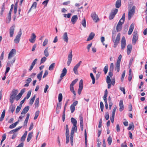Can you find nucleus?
<instances>
[{
    "instance_id": "7",
    "label": "nucleus",
    "mask_w": 147,
    "mask_h": 147,
    "mask_svg": "<svg viewBox=\"0 0 147 147\" xmlns=\"http://www.w3.org/2000/svg\"><path fill=\"white\" fill-rule=\"evenodd\" d=\"M82 63V61H80L78 63L74 66L73 68V71L76 74H78V68Z\"/></svg>"
},
{
    "instance_id": "51",
    "label": "nucleus",
    "mask_w": 147,
    "mask_h": 147,
    "mask_svg": "<svg viewBox=\"0 0 147 147\" xmlns=\"http://www.w3.org/2000/svg\"><path fill=\"white\" fill-rule=\"evenodd\" d=\"M108 65L107 64L104 67V71L105 73V74H106L108 71Z\"/></svg>"
},
{
    "instance_id": "38",
    "label": "nucleus",
    "mask_w": 147,
    "mask_h": 147,
    "mask_svg": "<svg viewBox=\"0 0 147 147\" xmlns=\"http://www.w3.org/2000/svg\"><path fill=\"white\" fill-rule=\"evenodd\" d=\"M112 138L110 136L107 139L108 144L109 145H111L112 143Z\"/></svg>"
},
{
    "instance_id": "44",
    "label": "nucleus",
    "mask_w": 147,
    "mask_h": 147,
    "mask_svg": "<svg viewBox=\"0 0 147 147\" xmlns=\"http://www.w3.org/2000/svg\"><path fill=\"white\" fill-rule=\"evenodd\" d=\"M11 16L8 15L7 18L6 19V23H8V24L10 22L11 20Z\"/></svg>"
},
{
    "instance_id": "43",
    "label": "nucleus",
    "mask_w": 147,
    "mask_h": 147,
    "mask_svg": "<svg viewBox=\"0 0 147 147\" xmlns=\"http://www.w3.org/2000/svg\"><path fill=\"white\" fill-rule=\"evenodd\" d=\"M81 23L84 27L85 28L86 27V19L85 18H83V20L82 21Z\"/></svg>"
},
{
    "instance_id": "57",
    "label": "nucleus",
    "mask_w": 147,
    "mask_h": 147,
    "mask_svg": "<svg viewBox=\"0 0 147 147\" xmlns=\"http://www.w3.org/2000/svg\"><path fill=\"white\" fill-rule=\"evenodd\" d=\"M111 80L109 76H108L107 77L106 82L107 84H109L111 83Z\"/></svg>"
},
{
    "instance_id": "50",
    "label": "nucleus",
    "mask_w": 147,
    "mask_h": 147,
    "mask_svg": "<svg viewBox=\"0 0 147 147\" xmlns=\"http://www.w3.org/2000/svg\"><path fill=\"white\" fill-rule=\"evenodd\" d=\"M70 109L71 113H73L75 110V107L71 105L70 107Z\"/></svg>"
},
{
    "instance_id": "37",
    "label": "nucleus",
    "mask_w": 147,
    "mask_h": 147,
    "mask_svg": "<svg viewBox=\"0 0 147 147\" xmlns=\"http://www.w3.org/2000/svg\"><path fill=\"white\" fill-rule=\"evenodd\" d=\"M5 110H4L3 111V112L1 114V116L0 117V121H2L3 120L4 118V117H5Z\"/></svg>"
},
{
    "instance_id": "56",
    "label": "nucleus",
    "mask_w": 147,
    "mask_h": 147,
    "mask_svg": "<svg viewBox=\"0 0 147 147\" xmlns=\"http://www.w3.org/2000/svg\"><path fill=\"white\" fill-rule=\"evenodd\" d=\"M48 40L47 38H46L45 39L44 41L43 42L42 45L44 47H45L48 43Z\"/></svg>"
},
{
    "instance_id": "4",
    "label": "nucleus",
    "mask_w": 147,
    "mask_h": 147,
    "mask_svg": "<svg viewBox=\"0 0 147 147\" xmlns=\"http://www.w3.org/2000/svg\"><path fill=\"white\" fill-rule=\"evenodd\" d=\"M135 9L136 7L135 6H132L131 9L129 10L128 17L129 20L130 19L131 17L134 15Z\"/></svg>"
},
{
    "instance_id": "47",
    "label": "nucleus",
    "mask_w": 147,
    "mask_h": 147,
    "mask_svg": "<svg viewBox=\"0 0 147 147\" xmlns=\"http://www.w3.org/2000/svg\"><path fill=\"white\" fill-rule=\"evenodd\" d=\"M55 65V63H52L49 66V69L50 71L53 70L54 69Z\"/></svg>"
},
{
    "instance_id": "23",
    "label": "nucleus",
    "mask_w": 147,
    "mask_h": 147,
    "mask_svg": "<svg viewBox=\"0 0 147 147\" xmlns=\"http://www.w3.org/2000/svg\"><path fill=\"white\" fill-rule=\"evenodd\" d=\"M78 19V17L77 15L73 16L71 19V22L73 24H75L76 22L77 21Z\"/></svg>"
},
{
    "instance_id": "34",
    "label": "nucleus",
    "mask_w": 147,
    "mask_h": 147,
    "mask_svg": "<svg viewBox=\"0 0 147 147\" xmlns=\"http://www.w3.org/2000/svg\"><path fill=\"white\" fill-rule=\"evenodd\" d=\"M42 73L43 71H42L37 75V78L39 81H40L41 80Z\"/></svg>"
},
{
    "instance_id": "41",
    "label": "nucleus",
    "mask_w": 147,
    "mask_h": 147,
    "mask_svg": "<svg viewBox=\"0 0 147 147\" xmlns=\"http://www.w3.org/2000/svg\"><path fill=\"white\" fill-rule=\"evenodd\" d=\"M90 76L92 80V83L93 84H94L95 83V79L92 73H90Z\"/></svg>"
},
{
    "instance_id": "61",
    "label": "nucleus",
    "mask_w": 147,
    "mask_h": 147,
    "mask_svg": "<svg viewBox=\"0 0 147 147\" xmlns=\"http://www.w3.org/2000/svg\"><path fill=\"white\" fill-rule=\"evenodd\" d=\"M92 44V43L89 44L87 46V49L88 52H89L90 50V49L91 47Z\"/></svg>"
},
{
    "instance_id": "52",
    "label": "nucleus",
    "mask_w": 147,
    "mask_h": 147,
    "mask_svg": "<svg viewBox=\"0 0 147 147\" xmlns=\"http://www.w3.org/2000/svg\"><path fill=\"white\" fill-rule=\"evenodd\" d=\"M63 96L61 93H60L59 94L58 100L59 102H61L62 100Z\"/></svg>"
},
{
    "instance_id": "20",
    "label": "nucleus",
    "mask_w": 147,
    "mask_h": 147,
    "mask_svg": "<svg viewBox=\"0 0 147 147\" xmlns=\"http://www.w3.org/2000/svg\"><path fill=\"white\" fill-rule=\"evenodd\" d=\"M132 49V46L131 45H128L127 47V53L128 55H129L131 53Z\"/></svg>"
},
{
    "instance_id": "9",
    "label": "nucleus",
    "mask_w": 147,
    "mask_h": 147,
    "mask_svg": "<svg viewBox=\"0 0 147 147\" xmlns=\"http://www.w3.org/2000/svg\"><path fill=\"white\" fill-rule=\"evenodd\" d=\"M133 34L132 42L135 45L138 39V36L137 33V32L134 31V32Z\"/></svg>"
},
{
    "instance_id": "27",
    "label": "nucleus",
    "mask_w": 147,
    "mask_h": 147,
    "mask_svg": "<svg viewBox=\"0 0 147 147\" xmlns=\"http://www.w3.org/2000/svg\"><path fill=\"white\" fill-rule=\"evenodd\" d=\"M121 5V0H117L116 2L115 7L117 8H119Z\"/></svg>"
},
{
    "instance_id": "54",
    "label": "nucleus",
    "mask_w": 147,
    "mask_h": 147,
    "mask_svg": "<svg viewBox=\"0 0 147 147\" xmlns=\"http://www.w3.org/2000/svg\"><path fill=\"white\" fill-rule=\"evenodd\" d=\"M47 58L46 57H44L41 59L40 64L44 63L47 60Z\"/></svg>"
},
{
    "instance_id": "63",
    "label": "nucleus",
    "mask_w": 147,
    "mask_h": 147,
    "mask_svg": "<svg viewBox=\"0 0 147 147\" xmlns=\"http://www.w3.org/2000/svg\"><path fill=\"white\" fill-rule=\"evenodd\" d=\"M105 119L106 120H108L109 118V115L108 112H106L105 113Z\"/></svg>"
},
{
    "instance_id": "40",
    "label": "nucleus",
    "mask_w": 147,
    "mask_h": 147,
    "mask_svg": "<svg viewBox=\"0 0 147 147\" xmlns=\"http://www.w3.org/2000/svg\"><path fill=\"white\" fill-rule=\"evenodd\" d=\"M15 107L14 106L12 105H11L9 107V110L11 111L12 113H13L15 109Z\"/></svg>"
},
{
    "instance_id": "25",
    "label": "nucleus",
    "mask_w": 147,
    "mask_h": 147,
    "mask_svg": "<svg viewBox=\"0 0 147 147\" xmlns=\"http://www.w3.org/2000/svg\"><path fill=\"white\" fill-rule=\"evenodd\" d=\"M67 72V70L65 68H64L62 70V73L61 74L60 78H63L64 77L66 74Z\"/></svg>"
},
{
    "instance_id": "15",
    "label": "nucleus",
    "mask_w": 147,
    "mask_h": 147,
    "mask_svg": "<svg viewBox=\"0 0 147 147\" xmlns=\"http://www.w3.org/2000/svg\"><path fill=\"white\" fill-rule=\"evenodd\" d=\"M36 37V36L35 34L34 33H32L30 39H29V41L32 43H34L35 41Z\"/></svg>"
},
{
    "instance_id": "29",
    "label": "nucleus",
    "mask_w": 147,
    "mask_h": 147,
    "mask_svg": "<svg viewBox=\"0 0 147 147\" xmlns=\"http://www.w3.org/2000/svg\"><path fill=\"white\" fill-rule=\"evenodd\" d=\"M27 134V131H25L23 135L21 137L20 140L22 142H23L25 141Z\"/></svg>"
},
{
    "instance_id": "33",
    "label": "nucleus",
    "mask_w": 147,
    "mask_h": 147,
    "mask_svg": "<svg viewBox=\"0 0 147 147\" xmlns=\"http://www.w3.org/2000/svg\"><path fill=\"white\" fill-rule=\"evenodd\" d=\"M134 125L133 123L132 122L131 123L129 124V126L127 128V129L128 130H130L131 129L132 130H133L134 128Z\"/></svg>"
},
{
    "instance_id": "17",
    "label": "nucleus",
    "mask_w": 147,
    "mask_h": 147,
    "mask_svg": "<svg viewBox=\"0 0 147 147\" xmlns=\"http://www.w3.org/2000/svg\"><path fill=\"white\" fill-rule=\"evenodd\" d=\"M65 135L66 137V144H67L69 143V130H66Z\"/></svg>"
},
{
    "instance_id": "28",
    "label": "nucleus",
    "mask_w": 147,
    "mask_h": 147,
    "mask_svg": "<svg viewBox=\"0 0 147 147\" xmlns=\"http://www.w3.org/2000/svg\"><path fill=\"white\" fill-rule=\"evenodd\" d=\"M30 117V114L27 113V117L24 123V126H26L27 124L28 121Z\"/></svg>"
},
{
    "instance_id": "32",
    "label": "nucleus",
    "mask_w": 147,
    "mask_h": 147,
    "mask_svg": "<svg viewBox=\"0 0 147 147\" xmlns=\"http://www.w3.org/2000/svg\"><path fill=\"white\" fill-rule=\"evenodd\" d=\"M71 120L74 126L77 125V121L75 119L72 117L71 118Z\"/></svg>"
},
{
    "instance_id": "19",
    "label": "nucleus",
    "mask_w": 147,
    "mask_h": 147,
    "mask_svg": "<svg viewBox=\"0 0 147 147\" xmlns=\"http://www.w3.org/2000/svg\"><path fill=\"white\" fill-rule=\"evenodd\" d=\"M80 120V128L82 131H83V118L82 116L81 115H80L79 116Z\"/></svg>"
},
{
    "instance_id": "22",
    "label": "nucleus",
    "mask_w": 147,
    "mask_h": 147,
    "mask_svg": "<svg viewBox=\"0 0 147 147\" xmlns=\"http://www.w3.org/2000/svg\"><path fill=\"white\" fill-rule=\"evenodd\" d=\"M95 35V34L94 33L92 32H91L87 38L86 41H88L92 40L94 37Z\"/></svg>"
},
{
    "instance_id": "64",
    "label": "nucleus",
    "mask_w": 147,
    "mask_h": 147,
    "mask_svg": "<svg viewBox=\"0 0 147 147\" xmlns=\"http://www.w3.org/2000/svg\"><path fill=\"white\" fill-rule=\"evenodd\" d=\"M31 94V92L29 91L27 94L26 97V99H28L30 97Z\"/></svg>"
},
{
    "instance_id": "1",
    "label": "nucleus",
    "mask_w": 147,
    "mask_h": 147,
    "mask_svg": "<svg viewBox=\"0 0 147 147\" xmlns=\"http://www.w3.org/2000/svg\"><path fill=\"white\" fill-rule=\"evenodd\" d=\"M125 18V14L124 13L122 15V17L120 19L116 27V30L117 32H120L121 31L122 28V25L124 24Z\"/></svg>"
},
{
    "instance_id": "26",
    "label": "nucleus",
    "mask_w": 147,
    "mask_h": 147,
    "mask_svg": "<svg viewBox=\"0 0 147 147\" xmlns=\"http://www.w3.org/2000/svg\"><path fill=\"white\" fill-rule=\"evenodd\" d=\"M30 107L29 106H27L25 107L22 111L21 114L22 115L23 114L26 113L29 110Z\"/></svg>"
},
{
    "instance_id": "16",
    "label": "nucleus",
    "mask_w": 147,
    "mask_h": 147,
    "mask_svg": "<svg viewBox=\"0 0 147 147\" xmlns=\"http://www.w3.org/2000/svg\"><path fill=\"white\" fill-rule=\"evenodd\" d=\"M63 39L64 41L66 43H67L68 42L69 38L67 32H65L64 33L63 36Z\"/></svg>"
},
{
    "instance_id": "58",
    "label": "nucleus",
    "mask_w": 147,
    "mask_h": 147,
    "mask_svg": "<svg viewBox=\"0 0 147 147\" xmlns=\"http://www.w3.org/2000/svg\"><path fill=\"white\" fill-rule=\"evenodd\" d=\"M5 3H4L3 4V5L1 9V14H2L3 13L5 10Z\"/></svg>"
},
{
    "instance_id": "8",
    "label": "nucleus",
    "mask_w": 147,
    "mask_h": 147,
    "mask_svg": "<svg viewBox=\"0 0 147 147\" xmlns=\"http://www.w3.org/2000/svg\"><path fill=\"white\" fill-rule=\"evenodd\" d=\"M22 33L21 30H20V32L18 33L16 35L15 39H14V41L15 43H18L20 41V38L22 35Z\"/></svg>"
},
{
    "instance_id": "5",
    "label": "nucleus",
    "mask_w": 147,
    "mask_h": 147,
    "mask_svg": "<svg viewBox=\"0 0 147 147\" xmlns=\"http://www.w3.org/2000/svg\"><path fill=\"white\" fill-rule=\"evenodd\" d=\"M118 11V9H115L112 10L109 17V19L111 20L113 19L117 13Z\"/></svg>"
},
{
    "instance_id": "35",
    "label": "nucleus",
    "mask_w": 147,
    "mask_h": 147,
    "mask_svg": "<svg viewBox=\"0 0 147 147\" xmlns=\"http://www.w3.org/2000/svg\"><path fill=\"white\" fill-rule=\"evenodd\" d=\"M37 4V3L36 2H34L33 3L32 5L31 6L28 12H30L31 10V9L33 8L34 9H35L36 8Z\"/></svg>"
},
{
    "instance_id": "14",
    "label": "nucleus",
    "mask_w": 147,
    "mask_h": 147,
    "mask_svg": "<svg viewBox=\"0 0 147 147\" xmlns=\"http://www.w3.org/2000/svg\"><path fill=\"white\" fill-rule=\"evenodd\" d=\"M16 53V50L14 49H12L10 51L8 54V58L9 59L13 57Z\"/></svg>"
},
{
    "instance_id": "62",
    "label": "nucleus",
    "mask_w": 147,
    "mask_h": 147,
    "mask_svg": "<svg viewBox=\"0 0 147 147\" xmlns=\"http://www.w3.org/2000/svg\"><path fill=\"white\" fill-rule=\"evenodd\" d=\"M16 125L15 124V123H13L9 127V128L10 129H13L16 126Z\"/></svg>"
},
{
    "instance_id": "3",
    "label": "nucleus",
    "mask_w": 147,
    "mask_h": 147,
    "mask_svg": "<svg viewBox=\"0 0 147 147\" xmlns=\"http://www.w3.org/2000/svg\"><path fill=\"white\" fill-rule=\"evenodd\" d=\"M18 90L13 89L12 91L9 100L11 103L12 104L13 102V100L18 93Z\"/></svg>"
},
{
    "instance_id": "55",
    "label": "nucleus",
    "mask_w": 147,
    "mask_h": 147,
    "mask_svg": "<svg viewBox=\"0 0 147 147\" xmlns=\"http://www.w3.org/2000/svg\"><path fill=\"white\" fill-rule=\"evenodd\" d=\"M78 79H76L75 80H74V81H73L72 82L70 86H73L76 84V82L78 81Z\"/></svg>"
},
{
    "instance_id": "10",
    "label": "nucleus",
    "mask_w": 147,
    "mask_h": 147,
    "mask_svg": "<svg viewBox=\"0 0 147 147\" xmlns=\"http://www.w3.org/2000/svg\"><path fill=\"white\" fill-rule=\"evenodd\" d=\"M15 25H13L9 28V36L10 37H12L13 36L14 34V32L15 30Z\"/></svg>"
},
{
    "instance_id": "59",
    "label": "nucleus",
    "mask_w": 147,
    "mask_h": 147,
    "mask_svg": "<svg viewBox=\"0 0 147 147\" xmlns=\"http://www.w3.org/2000/svg\"><path fill=\"white\" fill-rule=\"evenodd\" d=\"M122 58V56L121 55H120L118 58L117 60V63H120V62L121 61V59Z\"/></svg>"
},
{
    "instance_id": "42",
    "label": "nucleus",
    "mask_w": 147,
    "mask_h": 147,
    "mask_svg": "<svg viewBox=\"0 0 147 147\" xmlns=\"http://www.w3.org/2000/svg\"><path fill=\"white\" fill-rule=\"evenodd\" d=\"M40 111H37L35 113V116L34 117V119L35 120L39 116Z\"/></svg>"
},
{
    "instance_id": "13",
    "label": "nucleus",
    "mask_w": 147,
    "mask_h": 147,
    "mask_svg": "<svg viewBox=\"0 0 147 147\" xmlns=\"http://www.w3.org/2000/svg\"><path fill=\"white\" fill-rule=\"evenodd\" d=\"M72 52L71 51L68 55V61L67 62V65L68 66H69L72 60Z\"/></svg>"
},
{
    "instance_id": "6",
    "label": "nucleus",
    "mask_w": 147,
    "mask_h": 147,
    "mask_svg": "<svg viewBox=\"0 0 147 147\" xmlns=\"http://www.w3.org/2000/svg\"><path fill=\"white\" fill-rule=\"evenodd\" d=\"M91 17L93 21L96 23L99 21L100 20L98 16L95 12H94L91 13Z\"/></svg>"
},
{
    "instance_id": "2",
    "label": "nucleus",
    "mask_w": 147,
    "mask_h": 147,
    "mask_svg": "<svg viewBox=\"0 0 147 147\" xmlns=\"http://www.w3.org/2000/svg\"><path fill=\"white\" fill-rule=\"evenodd\" d=\"M77 125L74 126L72 127L70 133V142L71 145H73V137L74 132L77 131Z\"/></svg>"
},
{
    "instance_id": "60",
    "label": "nucleus",
    "mask_w": 147,
    "mask_h": 147,
    "mask_svg": "<svg viewBox=\"0 0 147 147\" xmlns=\"http://www.w3.org/2000/svg\"><path fill=\"white\" fill-rule=\"evenodd\" d=\"M114 68V64L113 63H111L110 65L109 70L111 71H113Z\"/></svg>"
},
{
    "instance_id": "49",
    "label": "nucleus",
    "mask_w": 147,
    "mask_h": 147,
    "mask_svg": "<svg viewBox=\"0 0 147 147\" xmlns=\"http://www.w3.org/2000/svg\"><path fill=\"white\" fill-rule=\"evenodd\" d=\"M70 89L71 91L74 94V95L75 96L76 95V94L74 91L73 86H70Z\"/></svg>"
},
{
    "instance_id": "18",
    "label": "nucleus",
    "mask_w": 147,
    "mask_h": 147,
    "mask_svg": "<svg viewBox=\"0 0 147 147\" xmlns=\"http://www.w3.org/2000/svg\"><path fill=\"white\" fill-rule=\"evenodd\" d=\"M119 111L121 112L124 109V106L122 100H120L119 102Z\"/></svg>"
},
{
    "instance_id": "46",
    "label": "nucleus",
    "mask_w": 147,
    "mask_h": 147,
    "mask_svg": "<svg viewBox=\"0 0 147 147\" xmlns=\"http://www.w3.org/2000/svg\"><path fill=\"white\" fill-rule=\"evenodd\" d=\"M120 63H116V65L115 67L116 69L117 70V72H119L120 70Z\"/></svg>"
},
{
    "instance_id": "12",
    "label": "nucleus",
    "mask_w": 147,
    "mask_h": 147,
    "mask_svg": "<svg viewBox=\"0 0 147 147\" xmlns=\"http://www.w3.org/2000/svg\"><path fill=\"white\" fill-rule=\"evenodd\" d=\"M126 46V40L124 36H123L121 42V47L122 50H123Z\"/></svg>"
},
{
    "instance_id": "24",
    "label": "nucleus",
    "mask_w": 147,
    "mask_h": 147,
    "mask_svg": "<svg viewBox=\"0 0 147 147\" xmlns=\"http://www.w3.org/2000/svg\"><path fill=\"white\" fill-rule=\"evenodd\" d=\"M22 127V126L19 127L18 128H16V129H13L11 131H10L9 132V133L10 134H15V133L18 130H19L20 129H21Z\"/></svg>"
},
{
    "instance_id": "31",
    "label": "nucleus",
    "mask_w": 147,
    "mask_h": 147,
    "mask_svg": "<svg viewBox=\"0 0 147 147\" xmlns=\"http://www.w3.org/2000/svg\"><path fill=\"white\" fill-rule=\"evenodd\" d=\"M32 134L33 133L32 132H30L28 134L27 140V141L28 142H29L31 139L32 136Z\"/></svg>"
},
{
    "instance_id": "30",
    "label": "nucleus",
    "mask_w": 147,
    "mask_h": 147,
    "mask_svg": "<svg viewBox=\"0 0 147 147\" xmlns=\"http://www.w3.org/2000/svg\"><path fill=\"white\" fill-rule=\"evenodd\" d=\"M44 55L46 57H47L49 56V54L48 52V47H47L45 49L44 51Z\"/></svg>"
},
{
    "instance_id": "36",
    "label": "nucleus",
    "mask_w": 147,
    "mask_h": 147,
    "mask_svg": "<svg viewBox=\"0 0 147 147\" xmlns=\"http://www.w3.org/2000/svg\"><path fill=\"white\" fill-rule=\"evenodd\" d=\"M35 97L36 95H34L33 97L31 98V99L29 102V104L30 105H32L35 99Z\"/></svg>"
},
{
    "instance_id": "53",
    "label": "nucleus",
    "mask_w": 147,
    "mask_h": 147,
    "mask_svg": "<svg viewBox=\"0 0 147 147\" xmlns=\"http://www.w3.org/2000/svg\"><path fill=\"white\" fill-rule=\"evenodd\" d=\"M22 107V106H17L16 110V113H18L20 110L21 108Z\"/></svg>"
},
{
    "instance_id": "48",
    "label": "nucleus",
    "mask_w": 147,
    "mask_h": 147,
    "mask_svg": "<svg viewBox=\"0 0 147 147\" xmlns=\"http://www.w3.org/2000/svg\"><path fill=\"white\" fill-rule=\"evenodd\" d=\"M22 96L21 94L19 93L17 96H16L14 99H15L17 101L18 100L20 99Z\"/></svg>"
},
{
    "instance_id": "45",
    "label": "nucleus",
    "mask_w": 147,
    "mask_h": 147,
    "mask_svg": "<svg viewBox=\"0 0 147 147\" xmlns=\"http://www.w3.org/2000/svg\"><path fill=\"white\" fill-rule=\"evenodd\" d=\"M39 103V98H36L35 102V107H38V104Z\"/></svg>"
},
{
    "instance_id": "39",
    "label": "nucleus",
    "mask_w": 147,
    "mask_h": 147,
    "mask_svg": "<svg viewBox=\"0 0 147 147\" xmlns=\"http://www.w3.org/2000/svg\"><path fill=\"white\" fill-rule=\"evenodd\" d=\"M120 34L119 33H118L117 34L116 39L114 41L117 42H119L120 39Z\"/></svg>"
},
{
    "instance_id": "11",
    "label": "nucleus",
    "mask_w": 147,
    "mask_h": 147,
    "mask_svg": "<svg viewBox=\"0 0 147 147\" xmlns=\"http://www.w3.org/2000/svg\"><path fill=\"white\" fill-rule=\"evenodd\" d=\"M83 88V81L82 80H81L79 84V88L78 90V93L79 94H81V91Z\"/></svg>"
},
{
    "instance_id": "21",
    "label": "nucleus",
    "mask_w": 147,
    "mask_h": 147,
    "mask_svg": "<svg viewBox=\"0 0 147 147\" xmlns=\"http://www.w3.org/2000/svg\"><path fill=\"white\" fill-rule=\"evenodd\" d=\"M134 28V25L133 24H131L129 27V30L128 32V34L129 35H130L131 34Z\"/></svg>"
}]
</instances>
